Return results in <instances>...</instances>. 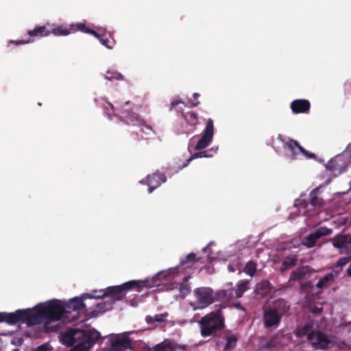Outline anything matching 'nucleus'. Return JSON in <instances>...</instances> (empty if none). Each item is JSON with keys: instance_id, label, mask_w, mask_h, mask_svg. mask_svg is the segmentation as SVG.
Masks as SVG:
<instances>
[{"instance_id": "1", "label": "nucleus", "mask_w": 351, "mask_h": 351, "mask_svg": "<svg viewBox=\"0 0 351 351\" xmlns=\"http://www.w3.org/2000/svg\"><path fill=\"white\" fill-rule=\"evenodd\" d=\"M154 285L152 280H130L121 285L109 287L104 290L99 291H95L92 294H88L86 298H103L105 301L103 303L97 304L95 310L91 313L93 316H97L98 313H103L106 311L112 308L114 302L121 300L124 295V291H129L135 288H141L143 287H151Z\"/></svg>"}, {"instance_id": "2", "label": "nucleus", "mask_w": 351, "mask_h": 351, "mask_svg": "<svg viewBox=\"0 0 351 351\" xmlns=\"http://www.w3.org/2000/svg\"><path fill=\"white\" fill-rule=\"evenodd\" d=\"M26 312L25 323L32 326L43 323L45 320L59 321L63 315H67L64 305L58 302L48 304H39L34 309H24Z\"/></svg>"}, {"instance_id": "3", "label": "nucleus", "mask_w": 351, "mask_h": 351, "mask_svg": "<svg viewBox=\"0 0 351 351\" xmlns=\"http://www.w3.org/2000/svg\"><path fill=\"white\" fill-rule=\"evenodd\" d=\"M108 104L115 117H118L125 124L134 126L138 128V130L135 131L138 140H147L153 136L154 131L152 128L147 124L145 120L138 114L123 108H115L110 103H108Z\"/></svg>"}, {"instance_id": "4", "label": "nucleus", "mask_w": 351, "mask_h": 351, "mask_svg": "<svg viewBox=\"0 0 351 351\" xmlns=\"http://www.w3.org/2000/svg\"><path fill=\"white\" fill-rule=\"evenodd\" d=\"M289 305L284 299H278L263 307V322L265 328H277L282 317L289 311Z\"/></svg>"}, {"instance_id": "5", "label": "nucleus", "mask_w": 351, "mask_h": 351, "mask_svg": "<svg viewBox=\"0 0 351 351\" xmlns=\"http://www.w3.org/2000/svg\"><path fill=\"white\" fill-rule=\"evenodd\" d=\"M195 301L191 303L194 310L204 309L215 300H225L229 299L228 291L220 290L214 294V291L210 287H198L193 291Z\"/></svg>"}, {"instance_id": "6", "label": "nucleus", "mask_w": 351, "mask_h": 351, "mask_svg": "<svg viewBox=\"0 0 351 351\" xmlns=\"http://www.w3.org/2000/svg\"><path fill=\"white\" fill-rule=\"evenodd\" d=\"M200 333L204 337L215 336V334L225 327V318L221 309L204 315L199 322Z\"/></svg>"}, {"instance_id": "7", "label": "nucleus", "mask_w": 351, "mask_h": 351, "mask_svg": "<svg viewBox=\"0 0 351 351\" xmlns=\"http://www.w3.org/2000/svg\"><path fill=\"white\" fill-rule=\"evenodd\" d=\"M307 341L315 350H326L332 346L330 336L319 330H311Z\"/></svg>"}, {"instance_id": "8", "label": "nucleus", "mask_w": 351, "mask_h": 351, "mask_svg": "<svg viewBox=\"0 0 351 351\" xmlns=\"http://www.w3.org/2000/svg\"><path fill=\"white\" fill-rule=\"evenodd\" d=\"M284 149L290 152V158L292 160L298 159L300 154L303 155L306 158H316L315 154L306 151L297 141L293 138H288L287 141L284 143Z\"/></svg>"}, {"instance_id": "9", "label": "nucleus", "mask_w": 351, "mask_h": 351, "mask_svg": "<svg viewBox=\"0 0 351 351\" xmlns=\"http://www.w3.org/2000/svg\"><path fill=\"white\" fill-rule=\"evenodd\" d=\"M182 117L186 122L185 126L176 128V133L189 134L193 133L199 124V115L193 111H189L182 113Z\"/></svg>"}, {"instance_id": "10", "label": "nucleus", "mask_w": 351, "mask_h": 351, "mask_svg": "<svg viewBox=\"0 0 351 351\" xmlns=\"http://www.w3.org/2000/svg\"><path fill=\"white\" fill-rule=\"evenodd\" d=\"M88 294L85 293L82 295L81 297H75L69 300V302L65 304L64 308L66 310V314H71L73 313V315L69 318L71 322H76L78 320V313L79 311L81 309L86 308V304L84 301L86 299Z\"/></svg>"}, {"instance_id": "11", "label": "nucleus", "mask_w": 351, "mask_h": 351, "mask_svg": "<svg viewBox=\"0 0 351 351\" xmlns=\"http://www.w3.org/2000/svg\"><path fill=\"white\" fill-rule=\"evenodd\" d=\"M67 29L63 26L60 25L52 29H47L45 25L36 26L34 29L29 30L27 34L31 36L43 37L53 34L56 36H66L68 35Z\"/></svg>"}, {"instance_id": "12", "label": "nucleus", "mask_w": 351, "mask_h": 351, "mask_svg": "<svg viewBox=\"0 0 351 351\" xmlns=\"http://www.w3.org/2000/svg\"><path fill=\"white\" fill-rule=\"evenodd\" d=\"M333 247L341 250V253L351 255V234H338L330 239Z\"/></svg>"}, {"instance_id": "13", "label": "nucleus", "mask_w": 351, "mask_h": 351, "mask_svg": "<svg viewBox=\"0 0 351 351\" xmlns=\"http://www.w3.org/2000/svg\"><path fill=\"white\" fill-rule=\"evenodd\" d=\"M347 167L348 160L343 155L336 156L326 165V169L330 171L335 176L346 171Z\"/></svg>"}, {"instance_id": "14", "label": "nucleus", "mask_w": 351, "mask_h": 351, "mask_svg": "<svg viewBox=\"0 0 351 351\" xmlns=\"http://www.w3.org/2000/svg\"><path fill=\"white\" fill-rule=\"evenodd\" d=\"M108 342L110 351H125L131 347L130 337L123 335H116L111 337Z\"/></svg>"}, {"instance_id": "15", "label": "nucleus", "mask_w": 351, "mask_h": 351, "mask_svg": "<svg viewBox=\"0 0 351 351\" xmlns=\"http://www.w3.org/2000/svg\"><path fill=\"white\" fill-rule=\"evenodd\" d=\"M214 134V125L213 121L211 119H208L206 122V125L205 129L204 130L202 136L197 143L195 149L196 150H201L206 147L213 140Z\"/></svg>"}, {"instance_id": "16", "label": "nucleus", "mask_w": 351, "mask_h": 351, "mask_svg": "<svg viewBox=\"0 0 351 351\" xmlns=\"http://www.w3.org/2000/svg\"><path fill=\"white\" fill-rule=\"evenodd\" d=\"M100 339V333L93 329L86 339L77 343L71 351H89L93 346Z\"/></svg>"}, {"instance_id": "17", "label": "nucleus", "mask_w": 351, "mask_h": 351, "mask_svg": "<svg viewBox=\"0 0 351 351\" xmlns=\"http://www.w3.org/2000/svg\"><path fill=\"white\" fill-rule=\"evenodd\" d=\"M332 230L326 227H320L314 232L311 233L305 237L302 244L308 248L313 247L317 241L323 236H327L332 234Z\"/></svg>"}, {"instance_id": "18", "label": "nucleus", "mask_w": 351, "mask_h": 351, "mask_svg": "<svg viewBox=\"0 0 351 351\" xmlns=\"http://www.w3.org/2000/svg\"><path fill=\"white\" fill-rule=\"evenodd\" d=\"M25 316H26V312L24 309L17 310L12 313L0 312V323L5 322L10 325L16 324L18 322L25 323Z\"/></svg>"}, {"instance_id": "19", "label": "nucleus", "mask_w": 351, "mask_h": 351, "mask_svg": "<svg viewBox=\"0 0 351 351\" xmlns=\"http://www.w3.org/2000/svg\"><path fill=\"white\" fill-rule=\"evenodd\" d=\"M167 178L164 173L156 172L148 175L145 180V183L148 186L149 193L158 187L162 183L166 182Z\"/></svg>"}, {"instance_id": "20", "label": "nucleus", "mask_w": 351, "mask_h": 351, "mask_svg": "<svg viewBox=\"0 0 351 351\" xmlns=\"http://www.w3.org/2000/svg\"><path fill=\"white\" fill-rule=\"evenodd\" d=\"M202 261L201 258H197L196 254L193 252L189 254L184 258L180 261V265L178 266V268L182 269L186 273H190V271H187V269H192L195 263Z\"/></svg>"}, {"instance_id": "21", "label": "nucleus", "mask_w": 351, "mask_h": 351, "mask_svg": "<svg viewBox=\"0 0 351 351\" xmlns=\"http://www.w3.org/2000/svg\"><path fill=\"white\" fill-rule=\"evenodd\" d=\"M290 108L295 114L306 113L310 110L311 104L307 99H295L291 103Z\"/></svg>"}, {"instance_id": "22", "label": "nucleus", "mask_w": 351, "mask_h": 351, "mask_svg": "<svg viewBox=\"0 0 351 351\" xmlns=\"http://www.w3.org/2000/svg\"><path fill=\"white\" fill-rule=\"evenodd\" d=\"M68 32V34L71 33H74L77 31H80L84 33H88L90 34L93 35L96 38H99V34L97 33L94 29H90L88 27L86 26V23H77L76 24H71L69 27L64 26Z\"/></svg>"}, {"instance_id": "23", "label": "nucleus", "mask_w": 351, "mask_h": 351, "mask_svg": "<svg viewBox=\"0 0 351 351\" xmlns=\"http://www.w3.org/2000/svg\"><path fill=\"white\" fill-rule=\"evenodd\" d=\"M223 338L226 341L223 351H232L237 346L238 337L231 331L227 330L223 332Z\"/></svg>"}, {"instance_id": "24", "label": "nucleus", "mask_w": 351, "mask_h": 351, "mask_svg": "<svg viewBox=\"0 0 351 351\" xmlns=\"http://www.w3.org/2000/svg\"><path fill=\"white\" fill-rule=\"evenodd\" d=\"M309 196H310L309 204L313 207L320 208L323 206L324 201L321 197L319 188L317 187V188H315L313 190H312L309 194Z\"/></svg>"}, {"instance_id": "25", "label": "nucleus", "mask_w": 351, "mask_h": 351, "mask_svg": "<svg viewBox=\"0 0 351 351\" xmlns=\"http://www.w3.org/2000/svg\"><path fill=\"white\" fill-rule=\"evenodd\" d=\"M314 326L313 321H309L306 322L304 325L301 326L300 327H298L295 330V336L298 338H301L304 336H308L309 332L311 330H313V329Z\"/></svg>"}, {"instance_id": "26", "label": "nucleus", "mask_w": 351, "mask_h": 351, "mask_svg": "<svg viewBox=\"0 0 351 351\" xmlns=\"http://www.w3.org/2000/svg\"><path fill=\"white\" fill-rule=\"evenodd\" d=\"M351 260V255H348V256L345 257H341L334 265L332 267V273L336 276V277L338 276L341 271L342 270L343 266L348 264L350 261Z\"/></svg>"}, {"instance_id": "27", "label": "nucleus", "mask_w": 351, "mask_h": 351, "mask_svg": "<svg viewBox=\"0 0 351 351\" xmlns=\"http://www.w3.org/2000/svg\"><path fill=\"white\" fill-rule=\"evenodd\" d=\"M308 274L307 266L298 267L291 273L290 280H300Z\"/></svg>"}, {"instance_id": "28", "label": "nucleus", "mask_w": 351, "mask_h": 351, "mask_svg": "<svg viewBox=\"0 0 351 351\" xmlns=\"http://www.w3.org/2000/svg\"><path fill=\"white\" fill-rule=\"evenodd\" d=\"M61 341L67 346H73L75 344L73 328L61 335Z\"/></svg>"}, {"instance_id": "29", "label": "nucleus", "mask_w": 351, "mask_h": 351, "mask_svg": "<svg viewBox=\"0 0 351 351\" xmlns=\"http://www.w3.org/2000/svg\"><path fill=\"white\" fill-rule=\"evenodd\" d=\"M168 313H165L162 314H157L154 316L147 315L145 317V321L148 324H154L155 323H162L167 321L166 317Z\"/></svg>"}, {"instance_id": "30", "label": "nucleus", "mask_w": 351, "mask_h": 351, "mask_svg": "<svg viewBox=\"0 0 351 351\" xmlns=\"http://www.w3.org/2000/svg\"><path fill=\"white\" fill-rule=\"evenodd\" d=\"M297 261L298 258L296 256L286 257L282 263V265L280 269V271L283 272L289 268L294 267L296 265Z\"/></svg>"}, {"instance_id": "31", "label": "nucleus", "mask_w": 351, "mask_h": 351, "mask_svg": "<svg viewBox=\"0 0 351 351\" xmlns=\"http://www.w3.org/2000/svg\"><path fill=\"white\" fill-rule=\"evenodd\" d=\"M91 330H80L78 328H73V337L75 339V343H79L83 339H86V337L89 335Z\"/></svg>"}, {"instance_id": "32", "label": "nucleus", "mask_w": 351, "mask_h": 351, "mask_svg": "<svg viewBox=\"0 0 351 351\" xmlns=\"http://www.w3.org/2000/svg\"><path fill=\"white\" fill-rule=\"evenodd\" d=\"M210 150H205V151H201L199 152H197L194 154L193 156H191L189 159H187L185 162V163L180 168V169H182V168L188 166L189 162L194 158H203V157H212L213 155L210 154Z\"/></svg>"}, {"instance_id": "33", "label": "nucleus", "mask_w": 351, "mask_h": 351, "mask_svg": "<svg viewBox=\"0 0 351 351\" xmlns=\"http://www.w3.org/2000/svg\"><path fill=\"white\" fill-rule=\"evenodd\" d=\"M169 350H173L171 342L164 341L150 348L149 351H168Z\"/></svg>"}, {"instance_id": "34", "label": "nucleus", "mask_w": 351, "mask_h": 351, "mask_svg": "<svg viewBox=\"0 0 351 351\" xmlns=\"http://www.w3.org/2000/svg\"><path fill=\"white\" fill-rule=\"evenodd\" d=\"M337 278L334 273L331 272L330 274H326L324 278L320 279L319 282L317 283L316 287L318 289H322L326 285V284L335 280Z\"/></svg>"}, {"instance_id": "35", "label": "nucleus", "mask_w": 351, "mask_h": 351, "mask_svg": "<svg viewBox=\"0 0 351 351\" xmlns=\"http://www.w3.org/2000/svg\"><path fill=\"white\" fill-rule=\"evenodd\" d=\"M191 278L190 276H185L183 278L182 282L180 284V291L184 295H186L191 292V287L188 284L189 279Z\"/></svg>"}, {"instance_id": "36", "label": "nucleus", "mask_w": 351, "mask_h": 351, "mask_svg": "<svg viewBox=\"0 0 351 351\" xmlns=\"http://www.w3.org/2000/svg\"><path fill=\"white\" fill-rule=\"evenodd\" d=\"M101 43L108 49H112L115 41L114 39H110L106 36V34L102 36L99 34V38H97Z\"/></svg>"}, {"instance_id": "37", "label": "nucleus", "mask_w": 351, "mask_h": 351, "mask_svg": "<svg viewBox=\"0 0 351 351\" xmlns=\"http://www.w3.org/2000/svg\"><path fill=\"white\" fill-rule=\"evenodd\" d=\"M258 289L263 291L264 293H267L271 291L274 288L272 285L268 280H263L258 285Z\"/></svg>"}, {"instance_id": "38", "label": "nucleus", "mask_w": 351, "mask_h": 351, "mask_svg": "<svg viewBox=\"0 0 351 351\" xmlns=\"http://www.w3.org/2000/svg\"><path fill=\"white\" fill-rule=\"evenodd\" d=\"M106 79L108 80H123V76L120 73L116 71H108L106 72V75L105 76Z\"/></svg>"}, {"instance_id": "39", "label": "nucleus", "mask_w": 351, "mask_h": 351, "mask_svg": "<svg viewBox=\"0 0 351 351\" xmlns=\"http://www.w3.org/2000/svg\"><path fill=\"white\" fill-rule=\"evenodd\" d=\"M244 271L247 274L253 276L256 271V265L253 261H250L245 265Z\"/></svg>"}, {"instance_id": "40", "label": "nucleus", "mask_w": 351, "mask_h": 351, "mask_svg": "<svg viewBox=\"0 0 351 351\" xmlns=\"http://www.w3.org/2000/svg\"><path fill=\"white\" fill-rule=\"evenodd\" d=\"M247 289V285L245 283H241L238 285L237 289L235 290V295L237 298L242 297L243 293Z\"/></svg>"}, {"instance_id": "41", "label": "nucleus", "mask_w": 351, "mask_h": 351, "mask_svg": "<svg viewBox=\"0 0 351 351\" xmlns=\"http://www.w3.org/2000/svg\"><path fill=\"white\" fill-rule=\"evenodd\" d=\"M313 287L311 282H305L300 285V289L304 292H308Z\"/></svg>"}, {"instance_id": "42", "label": "nucleus", "mask_w": 351, "mask_h": 351, "mask_svg": "<svg viewBox=\"0 0 351 351\" xmlns=\"http://www.w3.org/2000/svg\"><path fill=\"white\" fill-rule=\"evenodd\" d=\"M158 276H160V274H158L157 276H155L154 277H153L152 278L149 279V278H146L145 280H153V282L154 283V285L151 287L150 288H152L155 286H158V284H157V281L158 280ZM144 287H141V288H135L134 289H136L138 291H141V289L143 288ZM147 288H149V287H146Z\"/></svg>"}, {"instance_id": "43", "label": "nucleus", "mask_w": 351, "mask_h": 351, "mask_svg": "<svg viewBox=\"0 0 351 351\" xmlns=\"http://www.w3.org/2000/svg\"><path fill=\"white\" fill-rule=\"evenodd\" d=\"M51 348L49 346L45 343L38 346L34 351H50Z\"/></svg>"}, {"instance_id": "44", "label": "nucleus", "mask_w": 351, "mask_h": 351, "mask_svg": "<svg viewBox=\"0 0 351 351\" xmlns=\"http://www.w3.org/2000/svg\"><path fill=\"white\" fill-rule=\"evenodd\" d=\"M33 40H17V41H14V40H10V43H15L16 45H24V44H27V43H29L30 42H32Z\"/></svg>"}, {"instance_id": "45", "label": "nucleus", "mask_w": 351, "mask_h": 351, "mask_svg": "<svg viewBox=\"0 0 351 351\" xmlns=\"http://www.w3.org/2000/svg\"><path fill=\"white\" fill-rule=\"evenodd\" d=\"M23 342V340L22 338H14L12 340V343L15 346H21Z\"/></svg>"}, {"instance_id": "46", "label": "nucleus", "mask_w": 351, "mask_h": 351, "mask_svg": "<svg viewBox=\"0 0 351 351\" xmlns=\"http://www.w3.org/2000/svg\"><path fill=\"white\" fill-rule=\"evenodd\" d=\"M181 103H183V102L180 99H175V100L172 101L171 103V107H170L169 110H172L173 108L176 107V106H177L178 104H181Z\"/></svg>"}, {"instance_id": "47", "label": "nucleus", "mask_w": 351, "mask_h": 351, "mask_svg": "<svg viewBox=\"0 0 351 351\" xmlns=\"http://www.w3.org/2000/svg\"><path fill=\"white\" fill-rule=\"evenodd\" d=\"M347 275L350 277H351V264L349 265L346 270Z\"/></svg>"}, {"instance_id": "48", "label": "nucleus", "mask_w": 351, "mask_h": 351, "mask_svg": "<svg viewBox=\"0 0 351 351\" xmlns=\"http://www.w3.org/2000/svg\"><path fill=\"white\" fill-rule=\"evenodd\" d=\"M199 104V102L197 101H191V106H193H193H197Z\"/></svg>"}, {"instance_id": "49", "label": "nucleus", "mask_w": 351, "mask_h": 351, "mask_svg": "<svg viewBox=\"0 0 351 351\" xmlns=\"http://www.w3.org/2000/svg\"><path fill=\"white\" fill-rule=\"evenodd\" d=\"M212 244V243L210 242L209 244H208L205 247H204L202 249V251L204 252H206L207 251V250L208 249L209 246Z\"/></svg>"}, {"instance_id": "50", "label": "nucleus", "mask_w": 351, "mask_h": 351, "mask_svg": "<svg viewBox=\"0 0 351 351\" xmlns=\"http://www.w3.org/2000/svg\"><path fill=\"white\" fill-rule=\"evenodd\" d=\"M193 97L196 100L199 97V94H198L197 93H193Z\"/></svg>"}, {"instance_id": "51", "label": "nucleus", "mask_w": 351, "mask_h": 351, "mask_svg": "<svg viewBox=\"0 0 351 351\" xmlns=\"http://www.w3.org/2000/svg\"><path fill=\"white\" fill-rule=\"evenodd\" d=\"M307 206H308V204L306 202L302 203V206L304 208H306Z\"/></svg>"}, {"instance_id": "52", "label": "nucleus", "mask_w": 351, "mask_h": 351, "mask_svg": "<svg viewBox=\"0 0 351 351\" xmlns=\"http://www.w3.org/2000/svg\"><path fill=\"white\" fill-rule=\"evenodd\" d=\"M281 141L284 142L283 139H282V136L281 134H279L278 135V137Z\"/></svg>"}, {"instance_id": "53", "label": "nucleus", "mask_w": 351, "mask_h": 351, "mask_svg": "<svg viewBox=\"0 0 351 351\" xmlns=\"http://www.w3.org/2000/svg\"><path fill=\"white\" fill-rule=\"evenodd\" d=\"M350 86H351L350 83H346V87Z\"/></svg>"}, {"instance_id": "54", "label": "nucleus", "mask_w": 351, "mask_h": 351, "mask_svg": "<svg viewBox=\"0 0 351 351\" xmlns=\"http://www.w3.org/2000/svg\"><path fill=\"white\" fill-rule=\"evenodd\" d=\"M106 114H108V118L110 119H111L112 118H111V116H110V113L109 112H106Z\"/></svg>"}, {"instance_id": "55", "label": "nucleus", "mask_w": 351, "mask_h": 351, "mask_svg": "<svg viewBox=\"0 0 351 351\" xmlns=\"http://www.w3.org/2000/svg\"><path fill=\"white\" fill-rule=\"evenodd\" d=\"M129 104V101H125V104Z\"/></svg>"}]
</instances>
